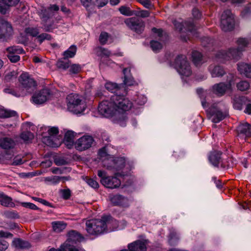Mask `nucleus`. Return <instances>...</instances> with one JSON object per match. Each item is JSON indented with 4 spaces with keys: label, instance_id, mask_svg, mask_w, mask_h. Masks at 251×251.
<instances>
[{
    "label": "nucleus",
    "instance_id": "obj_11",
    "mask_svg": "<svg viewBox=\"0 0 251 251\" xmlns=\"http://www.w3.org/2000/svg\"><path fill=\"white\" fill-rule=\"evenodd\" d=\"M173 24L176 28L180 32L187 31L190 33L192 35H195L197 34L196 27L194 23L191 22H185L182 23L175 20L173 22Z\"/></svg>",
    "mask_w": 251,
    "mask_h": 251
},
{
    "label": "nucleus",
    "instance_id": "obj_53",
    "mask_svg": "<svg viewBox=\"0 0 251 251\" xmlns=\"http://www.w3.org/2000/svg\"><path fill=\"white\" fill-rule=\"evenodd\" d=\"M135 102L139 105H144L147 101V98L144 95H138L135 100Z\"/></svg>",
    "mask_w": 251,
    "mask_h": 251
},
{
    "label": "nucleus",
    "instance_id": "obj_33",
    "mask_svg": "<svg viewBox=\"0 0 251 251\" xmlns=\"http://www.w3.org/2000/svg\"><path fill=\"white\" fill-rule=\"evenodd\" d=\"M245 98L243 97H235L233 100V105L235 109L241 110L245 104Z\"/></svg>",
    "mask_w": 251,
    "mask_h": 251
},
{
    "label": "nucleus",
    "instance_id": "obj_12",
    "mask_svg": "<svg viewBox=\"0 0 251 251\" xmlns=\"http://www.w3.org/2000/svg\"><path fill=\"white\" fill-rule=\"evenodd\" d=\"M19 81L22 87L28 92L32 91L36 88V81L26 73H24L21 75Z\"/></svg>",
    "mask_w": 251,
    "mask_h": 251
},
{
    "label": "nucleus",
    "instance_id": "obj_47",
    "mask_svg": "<svg viewBox=\"0 0 251 251\" xmlns=\"http://www.w3.org/2000/svg\"><path fill=\"white\" fill-rule=\"evenodd\" d=\"M105 88L111 92H115L118 89L119 86L117 84L111 82H107L105 84Z\"/></svg>",
    "mask_w": 251,
    "mask_h": 251
},
{
    "label": "nucleus",
    "instance_id": "obj_28",
    "mask_svg": "<svg viewBox=\"0 0 251 251\" xmlns=\"http://www.w3.org/2000/svg\"><path fill=\"white\" fill-rule=\"evenodd\" d=\"M238 70L241 74L251 78V66L248 64L241 63L238 65Z\"/></svg>",
    "mask_w": 251,
    "mask_h": 251
},
{
    "label": "nucleus",
    "instance_id": "obj_51",
    "mask_svg": "<svg viewBox=\"0 0 251 251\" xmlns=\"http://www.w3.org/2000/svg\"><path fill=\"white\" fill-rule=\"evenodd\" d=\"M151 47L154 51H157L162 48V45L157 41H151L150 43Z\"/></svg>",
    "mask_w": 251,
    "mask_h": 251
},
{
    "label": "nucleus",
    "instance_id": "obj_10",
    "mask_svg": "<svg viewBox=\"0 0 251 251\" xmlns=\"http://www.w3.org/2000/svg\"><path fill=\"white\" fill-rule=\"evenodd\" d=\"M207 112L212 116V121L218 123L223 120L226 116V112H222L217 103L213 104L207 110Z\"/></svg>",
    "mask_w": 251,
    "mask_h": 251
},
{
    "label": "nucleus",
    "instance_id": "obj_38",
    "mask_svg": "<svg viewBox=\"0 0 251 251\" xmlns=\"http://www.w3.org/2000/svg\"><path fill=\"white\" fill-rule=\"evenodd\" d=\"M70 63V61L68 59L63 57L57 61L56 66L58 68L66 70L69 67Z\"/></svg>",
    "mask_w": 251,
    "mask_h": 251
},
{
    "label": "nucleus",
    "instance_id": "obj_62",
    "mask_svg": "<svg viewBox=\"0 0 251 251\" xmlns=\"http://www.w3.org/2000/svg\"><path fill=\"white\" fill-rule=\"evenodd\" d=\"M8 243L3 239H0V251H4L8 247Z\"/></svg>",
    "mask_w": 251,
    "mask_h": 251
},
{
    "label": "nucleus",
    "instance_id": "obj_57",
    "mask_svg": "<svg viewBox=\"0 0 251 251\" xmlns=\"http://www.w3.org/2000/svg\"><path fill=\"white\" fill-rule=\"evenodd\" d=\"M226 77L227 82L226 84H230V88L232 89V85L234 84L235 80L234 75L232 74L229 73L226 75Z\"/></svg>",
    "mask_w": 251,
    "mask_h": 251
},
{
    "label": "nucleus",
    "instance_id": "obj_27",
    "mask_svg": "<svg viewBox=\"0 0 251 251\" xmlns=\"http://www.w3.org/2000/svg\"><path fill=\"white\" fill-rule=\"evenodd\" d=\"M13 246L16 249H25L30 247V243L20 238L14 239L12 242Z\"/></svg>",
    "mask_w": 251,
    "mask_h": 251
},
{
    "label": "nucleus",
    "instance_id": "obj_16",
    "mask_svg": "<svg viewBox=\"0 0 251 251\" xmlns=\"http://www.w3.org/2000/svg\"><path fill=\"white\" fill-rule=\"evenodd\" d=\"M222 153L220 151H214L211 152L209 156L210 162L215 167H221L223 168H228L229 164H226L222 160L221 157Z\"/></svg>",
    "mask_w": 251,
    "mask_h": 251
},
{
    "label": "nucleus",
    "instance_id": "obj_41",
    "mask_svg": "<svg viewBox=\"0 0 251 251\" xmlns=\"http://www.w3.org/2000/svg\"><path fill=\"white\" fill-rule=\"evenodd\" d=\"M119 10L122 15L126 16H132L134 14V11L131 10L129 7L125 6H121Z\"/></svg>",
    "mask_w": 251,
    "mask_h": 251
},
{
    "label": "nucleus",
    "instance_id": "obj_19",
    "mask_svg": "<svg viewBox=\"0 0 251 251\" xmlns=\"http://www.w3.org/2000/svg\"><path fill=\"white\" fill-rule=\"evenodd\" d=\"M146 240H137L128 245V249L132 251H146Z\"/></svg>",
    "mask_w": 251,
    "mask_h": 251
},
{
    "label": "nucleus",
    "instance_id": "obj_61",
    "mask_svg": "<svg viewBox=\"0 0 251 251\" xmlns=\"http://www.w3.org/2000/svg\"><path fill=\"white\" fill-rule=\"evenodd\" d=\"M21 205L25 208H28L32 210H37L38 208L37 206L33 203L31 202H22Z\"/></svg>",
    "mask_w": 251,
    "mask_h": 251
},
{
    "label": "nucleus",
    "instance_id": "obj_54",
    "mask_svg": "<svg viewBox=\"0 0 251 251\" xmlns=\"http://www.w3.org/2000/svg\"><path fill=\"white\" fill-rule=\"evenodd\" d=\"M81 67L79 64H73L70 66V72L72 74H76L80 72Z\"/></svg>",
    "mask_w": 251,
    "mask_h": 251
},
{
    "label": "nucleus",
    "instance_id": "obj_59",
    "mask_svg": "<svg viewBox=\"0 0 251 251\" xmlns=\"http://www.w3.org/2000/svg\"><path fill=\"white\" fill-rule=\"evenodd\" d=\"M87 183L94 189H98L99 187L98 182L92 178H89L87 180Z\"/></svg>",
    "mask_w": 251,
    "mask_h": 251
},
{
    "label": "nucleus",
    "instance_id": "obj_1",
    "mask_svg": "<svg viewBox=\"0 0 251 251\" xmlns=\"http://www.w3.org/2000/svg\"><path fill=\"white\" fill-rule=\"evenodd\" d=\"M132 102L124 96L114 94L109 100L101 101L99 105V113L105 117L117 116V123L122 126H126V111L132 106Z\"/></svg>",
    "mask_w": 251,
    "mask_h": 251
},
{
    "label": "nucleus",
    "instance_id": "obj_64",
    "mask_svg": "<svg viewBox=\"0 0 251 251\" xmlns=\"http://www.w3.org/2000/svg\"><path fill=\"white\" fill-rule=\"evenodd\" d=\"M62 197L65 200H68L71 197V191L69 189H64L62 191Z\"/></svg>",
    "mask_w": 251,
    "mask_h": 251
},
{
    "label": "nucleus",
    "instance_id": "obj_2",
    "mask_svg": "<svg viewBox=\"0 0 251 251\" xmlns=\"http://www.w3.org/2000/svg\"><path fill=\"white\" fill-rule=\"evenodd\" d=\"M118 221L110 216L103 217L101 219H91L86 222L87 232L93 235L103 233L107 228L113 230L117 228Z\"/></svg>",
    "mask_w": 251,
    "mask_h": 251
},
{
    "label": "nucleus",
    "instance_id": "obj_35",
    "mask_svg": "<svg viewBox=\"0 0 251 251\" xmlns=\"http://www.w3.org/2000/svg\"><path fill=\"white\" fill-rule=\"evenodd\" d=\"M52 226L55 232L59 233L65 229L67 224L63 222H53L52 223Z\"/></svg>",
    "mask_w": 251,
    "mask_h": 251
},
{
    "label": "nucleus",
    "instance_id": "obj_8",
    "mask_svg": "<svg viewBox=\"0 0 251 251\" xmlns=\"http://www.w3.org/2000/svg\"><path fill=\"white\" fill-rule=\"evenodd\" d=\"M126 25L131 30L140 34L144 31L145 27V22L137 17H131L126 19L124 21Z\"/></svg>",
    "mask_w": 251,
    "mask_h": 251
},
{
    "label": "nucleus",
    "instance_id": "obj_6",
    "mask_svg": "<svg viewBox=\"0 0 251 251\" xmlns=\"http://www.w3.org/2000/svg\"><path fill=\"white\" fill-rule=\"evenodd\" d=\"M174 66L181 75L189 76L192 74L190 66L185 55H179L176 56Z\"/></svg>",
    "mask_w": 251,
    "mask_h": 251
},
{
    "label": "nucleus",
    "instance_id": "obj_17",
    "mask_svg": "<svg viewBox=\"0 0 251 251\" xmlns=\"http://www.w3.org/2000/svg\"><path fill=\"white\" fill-rule=\"evenodd\" d=\"M231 90L230 84H226L224 82L215 84L212 87V91L213 93L218 96H222L227 91H231Z\"/></svg>",
    "mask_w": 251,
    "mask_h": 251
},
{
    "label": "nucleus",
    "instance_id": "obj_49",
    "mask_svg": "<svg viewBox=\"0 0 251 251\" xmlns=\"http://www.w3.org/2000/svg\"><path fill=\"white\" fill-rule=\"evenodd\" d=\"M169 238V243L171 246L175 245L178 240V237L176 232L171 233Z\"/></svg>",
    "mask_w": 251,
    "mask_h": 251
},
{
    "label": "nucleus",
    "instance_id": "obj_55",
    "mask_svg": "<svg viewBox=\"0 0 251 251\" xmlns=\"http://www.w3.org/2000/svg\"><path fill=\"white\" fill-rule=\"evenodd\" d=\"M18 75V73L17 72L13 71L11 72H9L7 73L4 77L6 81H10V80L15 78L17 77Z\"/></svg>",
    "mask_w": 251,
    "mask_h": 251
},
{
    "label": "nucleus",
    "instance_id": "obj_15",
    "mask_svg": "<svg viewBox=\"0 0 251 251\" xmlns=\"http://www.w3.org/2000/svg\"><path fill=\"white\" fill-rule=\"evenodd\" d=\"M50 95V91L48 89H43L36 92L32 96L34 103L40 104L46 102Z\"/></svg>",
    "mask_w": 251,
    "mask_h": 251
},
{
    "label": "nucleus",
    "instance_id": "obj_25",
    "mask_svg": "<svg viewBox=\"0 0 251 251\" xmlns=\"http://www.w3.org/2000/svg\"><path fill=\"white\" fill-rule=\"evenodd\" d=\"M0 204L5 207H14L15 206L12 199L3 192H0Z\"/></svg>",
    "mask_w": 251,
    "mask_h": 251
},
{
    "label": "nucleus",
    "instance_id": "obj_50",
    "mask_svg": "<svg viewBox=\"0 0 251 251\" xmlns=\"http://www.w3.org/2000/svg\"><path fill=\"white\" fill-rule=\"evenodd\" d=\"M4 215L6 218L10 219H16L19 218L18 213L14 211H5L4 213Z\"/></svg>",
    "mask_w": 251,
    "mask_h": 251
},
{
    "label": "nucleus",
    "instance_id": "obj_36",
    "mask_svg": "<svg viewBox=\"0 0 251 251\" xmlns=\"http://www.w3.org/2000/svg\"><path fill=\"white\" fill-rule=\"evenodd\" d=\"M17 113L13 110H8L0 105V118H9L16 116Z\"/></svg>",
    "mask_w": 251,
    "mask_h": 251
},
{
    "label": "nucleus",
    "instance_id": "obj_20",
    "mask_svg": "<svg viewBox=\"0 0 251 251\" xmlns=\"http://www.w3.org/2000/svg\"><path fill=\"white\" fill-rule=\"evenodd\" d=\"M237 130L238 135L246 137H251V125L248 123L239 125L237 128Z\"/></svg>",
    "mask_w": 251,
    "mask_h": 251
},
{
    "label": "nucleus",
    "instance_id": "obj_48",
    "mask_svg": "<svg viewBox=\"0 0 251 251\" xmlns=\"http://www.w3.org/2000/svg\"><path fill=\"white\" fill-rule=\"evenodd\" d=\"M59 176H50L46 177L45 181L50 182L51 184L56 185L59 182Z\"/></svg>",
    "mask_w": 251,
    "mask_h": 251
},
{
    "label": "nucleus",
    "instance_id": "obj_45",
    "mask_svg": "<svg viewBox=\"0 0 251 251\" xmlns=\"http://www.w3.org/2000/svg\"><path fill=\"white\" fill-rule=\"evenodd\" d=\"M60 250L62 251H79L75 246L65 243L60 246Z\"/></svg>",
    "mask_w": 251,
    "mask_h": 251
},
{
    "label": "nucleus",
    "instance_id": "obj_34",
    "mask_svg": "<svg viewBox=\"0 0 251 251\" xmlns=\"http://www.w3.org/2000/svg\"><path fill=\"white\" fill-rule=\"evenodd\" d=\"M192 57L194 63L197 66L200 65L203 62L201 53L198 51L195 50L192 52Z\"/></svg>",
    "mask_w": 251,
    "mask_h": 251
},
{
    "label": "nucleus",
    "instance_id": "obj_23",
    "mask_svg": "<svg viewBox=\"0 0 251 251\" xmlns=\"http://www.w3.org/2000/svg\"><path fill=\"white\" fill-rule=\"evenodd\" d=\"M52 13L49 11V9H43L41 10L40 14V17L42 20V24L45 27V29L46 31H50V28L49 26H46V22L52 15Z\"/></svg>",
    "mask_w": 251,
    "mask_h": 251
},
{
    "label": "nucleus",
    "instance_id": "obj_37",
    "mask_svg": "<svg viewBox=\"0 0 251 251\" xmlns=\"http://www.w3.org/2000/svg\"><path fill=\"white\" fill-rule=\"evenodd\" d=\"M76 52L75 46H71L67 50L63 52V56L65 58H72L75 56Z\"/></svg>",
    "mask_w": 251,
    "mask_h": 251
},
{
    "label": "nucleus",
    "instance_id": "obj_44",
    "mask_svg": "<svg viewBox=\"0 0 251 251\" xmlns=\"http://www.w3.org/2000/svg\"><path fill=\"white\" fill-rule=\"evenodd\" d=\"M24 162L23 157L21 156L16 155L12 157L11 161H10L9 165L17 166L23 164Z\"/></svg>",
    "mask_w": 251,
    "mask_h": 251
},
{
    "label": "nucleus",
    "instance_id": "obj_43",
    "mask_svg": "<svg viewBox=\"0 0 251 251\" xmlns=\"http://www.w3.org/2000/svg\"><path fill=\"white\" fill-rule=\"evenodd\" d=\"M110 37V35L106 32H101L99 37V42L100 44L102 45L107 44V41Z\"/></svg>",
    "mask_w": 251,
    "mask_h": 251
},
{
    "label": "nucleus",
    "instance_id": "obj_60",
    "mask_svg": "<svg viewBox=\"0 0 251 251\" xmlns=\"http://www.w3.org/2000/svg\"><path fill=\"white\" fill-rule=\"evenodd\" d=\"M7 56L12 63H16L20 59L19 54H7Z\"/></svg>",
    "mask_w": 251,
    "mask_h": 251
},
{
    "label": "nucleus",
    "instance_id": "obj_3",
    "mask_svg": "<svg viewBox=\"0 0 251 251\" xmlns=\"http://www.w3.org/2000/svg\"><path fill=\"white\" fill-rule=\"evenodd\" d=\"M239 47L237 49L230 48L227 51L219 50L215 55L214 59L220 62H224L225 61L233 59L237 60L240 58L242 49L247 46L248 42L245 38H239L237 41Z\"/></svg>",
    "mask_w": 251,
    "mask_h": 251
},
{
    "label": "nucleus",
    "instance_id": "obj_24",
    "mask_svg": "<svg viewBox=\"0 0 251 251\" xmlns=\"http://www.w3.org/2000/svg\"><path fill=\"white\" fill-rule=\"evenodd\" d=\"M75 133L72 131H68L66 132L64 138V143L68 149H71L74 143Z\"/></svg>",
    "mask_w": 251,
    "mask_h": 251
},
{
    "label": "nucleus",
    "instance_id": "obj_5",
    "mask_svg": "<svg viewBox=\"0 0 251 251\" xmlns=\"http://www.w3.org/2000/svg\"><path fill=\"white\" fill-rule=\"evenodd\" d=\"M99 155L100 157H106L102 160L103 166L108 169H114L117 171L120 170L125 166V160L123 158H118L114 159L113 157L107 156L104 149H102L99 151Z\"/></svg>",
    "mask_w": 251,
    "mask_h": 251
},
{
    "label": "nucleus",
    "instance_id": "obj_26",
    "mask_svg": "<svg viewBox=\"0 0 251 251\" xmlns=\"http://www.w3.org/2000/svg\"><path fill=\"white\" fill-rule=\"evenodd\" d=\"M15 145V141L11 138L4 137L0 139V147L4 150L12 149Z\"/></svg>",
    "mask_w": 251,
    "mask_h": 251
},
{
    "label": "nucleus",
    "instance_id": "obj_52",
    "mask_svg": "<svg viewBox=\"0 0 251 251\" xmlns=\"http://www.w3.org/2000/svg\"><path fill=\"white\" fill-rule=\"evenodd\" d=\"M201 42L204 47L209 48L213 46L214 41L209 37H204L202 39Z\"/></svg>",
    "mask_w": 251,
    "mask_h": 251
},
{
    "label": "nucleus",
    "instance_id": "obj_31",
    "mask_svg": "<svg viewBox=\"0 0 251 251\" xmlns=\"http://www.w3.org/2000/svg\"><path fill=\"white\" fill-rule=\"evenodd\" d=\"M14 154L13 152H0V163H5L9 164Z\"/></svg>",
    "mask_w": 251,
    "mask_h": 251
},
{
    "label": "nucleus",
    "instance_id": "obj_63",
    "mask_svg": "<svg viewBox=\"0 0 251 251\" xmlns=\"http://www.w3.org/2000/svg\"><path fill=\"white\" fill-rule=\"evenodd\" d=\"M68 236L71 240H75L78 239L77 237L79 236V234L75 230H71L69 232Z\"/></svg>",
    "mask_w": 251,
    "mask_h": 251
},
{
    "label": "nucleus",
    "instance_id": "obj_29",
    "mask_svg": "<svg viewBox=\"0 0 251 251\" xmlns=\"http://www.w3.org/2000/svg\"><path fill=\"white\" fill-rule=\"evenodd\" d=\"M130 69L125 68L123 70L124 74V83L127 86H132L134 84V81L132 77L130 75Z\"/></svg>",
    "mask_w": 251,
    "mask_h": 251
},
{
    "label": "nucleus",
    "instance_id": "obj_58",
    "mask_svg": "<svg viewBox=\"0 0 251 251\" xmlns=\"http://www.w3.org/2000/svg\"><path fill=\"white\" fill-rule=\"evenodd\" d=\"M134 15L138 17L146 18L150 16V13L147 10H141L139 11H134Z\"/></svg>",
    "mask_w": 251,
    "mask_h": 251
},
{
    "label": "nucleus",
    "instance_id": "obj_30",
    "mask_svg": "<svg viewBox=\"0 0 251 251\" xmlns=\"http://www.w3.org/2000/svg\"><path fill=\"white\" fill-rule=\"evenodd\" d=\"M94 50L96 54L99 56L108 57L112 55L110 50L103 47L99 46L95 48Z\"/></svg>",
    "mask_w": 251,
    "mask_h": 251
},
{
    "label": "nucleus",
    "instance_id": "obj_18",
    "mask_svg": "<svg viewBox=\"0 0 251 251\" xmlns=\"http://www.w3.org/2000/svg\"><path fill=\"white\" fill-rule=\"evenodd\" d=\"M111 202L114 205L127 206L128 205V199L121 195H112L110 197Z\"/></svg>",
    "mask_w": 251,
    "mask_h": 251
},
{
    "label": "nucleus",
    "instance_id": "obj_42",
    "mask_svg": "<svg viewBox=\"0 0 251 251\" xmlns=\"http://www.w3.org/2000/svg\"><path fill=\"white\" fill-rule=\"evenodd\" d=\"M20 137L24 141L29 142L33 139L34 135L30 131H25L21 134Z\"/></svg>",
    "mask_w": 251,
    "mask_h": 251
},
{
    "label": "nucleus",
    "instance_id": "obj_14",
    "mask_svg": "<svg viewBox=\"0 0 251 251\" xmlns=\"http://www.w3.org/2000/svg\"><path fill=\"white\" fill-rule=\"evenodd\" d=\"M13 33L11 25L5 20L0 19V39H8Z\"/></svg>",
    "mask_w": 251,
    "mask_h": 251
},
{
    "label": "nucleus",
    "instance_id": "obj_4",
    "mask_svg": "<svg viewBox=\"0 0 251 251\" xmlns=\"http://www.w3.org/2000/svg\"><path fill=\"white\" fill-rule=\"evenodd\" d=\"M66 101L68 110L73 113H82L86 107L85 102L81 96L77 94H70L67 97Z\"/></svg>",
    "mask_w": 251,
    "mask_h": 251
},
{
    "label": "nucleus",
    "instance_id": "obj_7",
    "mask_svg": "<svg viewBox=\"0 0 251 251\" xmlns=\"http://www.w3.org/2000/svg\"><path fill=\"white\" fill-rule=\"evenodd\" d=\"M98 176L100 178V183L105 187L115 189L121 185V180L116 176H106L105 171L99 170Z\"/></svg>",
    "mask_w": 251,
    "mask_h": 251
},
{
    "label": "nucleus",
    "instance_id": "obj_9",
    "mask_svg": "<svg viewBox=\"0 0 251 251\" xmlns=\"http://www.w3.org/2000/svg\"><path fill=\"white\" fill-rule=\"evenodd\" d=\"M234 24V16L231 11L230 10L224 11L221 18V27L222 30L226 32L232 30Z\"/></svg>",
    "mask_w": 251,
    "mask_h": 251
},
{
    "label": "nucleus",
    "instance_id": "obj_39",
    "mask_svg": "<svg viewBox=\"0 0 251 251\" xmlns=\"http://www.w3.org/2000/svg\"><path fill=\"white\" fill-rule=\"evenodd\" d=\"M25 32L26 34L32 37H36V39H37V36H38L40 32L38 28L28 27L25 28Z\"/></svg>",
    "mask_w": 251,
    "mask_h": 251
},
{
    "label": "nucleus",
    "instance_id": "obj_40",
    "mask_svg": "<svg viewBox=\"0 0 251 251\" xmlns=\"http://www.w3.org/2000/svg\"><path fill=\"white\" fill-rule=\"evenodd\" d=\"M238 90L241 91H245L250 88L249 82L246 80H242L237 83L236 85Z\"/></svg>",
    "mask_w": 251,
    "mask_h": 251
},
{
    "label": "nucleus",
    "instance_id": "obj_21",
    "mask_svg": "<svg viewBox=\"0 0 251 251\" xmlns=\"http://www.w3.org/2000/svg\"><path fill=\"white\" fill-rule=\"evenodd\" d=\"M209 71L212 77H222L226 74L224 68L220 66L211 65L209 67Z\"/></svg>",
    "mask_w": 251,
    "mask_h": 251
},
{
    "label": "nucleus",
    "instance_id": "obj_32",
    "mask_svg": "<svg viewBox=\"0 0 251 251\" xmlns=\"http://www.w3.org/2000/svg\"><path fill=\"white\" fill-rule=\"evenodd\" d=\"M7 54H20L25 53L24 49L19 46H13L6 49Z\"/></svg>",
    "mask_w": 251,
    "mask_h": 251
},
{
    "label": "nucleus",
    "instance_id": "obj_56",
    "mask_svg": "<svg viewBox=\"0 0 251 251\" xmlns=\"http://www.w3.org/2000/svg\"><path fill=\"white\" fill-rule=\"evenodd\" d=\"M10 5H8L2 0H0V12L2 14H5Z\"/></svg>",
    "mask_w": 251,
    "mask_h": 251
},
{
    "label": "nucleus",
    "instance_id": "obj_22",
    "mask_svg": "<svg viewBox=\"0 0 251 251\" xmlns=\"http://www.w3.org/2000/svg\"><path fill=\"white\" fill-rule=\"evenodd\" d=\"M45 129H47L48 133L49 135L47 138L48 143H47L48 146H50L51 147H57L58 145L56 143H54L53 142H51L52 136L54 135H57L58 132V128L57 127H45Z\"/></svg>",
    "mask_w": 251,
    "mask_h": 251
},
{
    "label": "nucleus",
    "instance_id": "obj_46",
    "mask_svg": "<svg viewBox=\"0 0 251 251\" xmlns=\"http://www.w3.org/2000/svg\"><path fill=\"white\" fill-rule=\"evenodd\" d=\"M52 37L50 34L46 33H43L38 35L37 40L40 44H41L45 40L50 41Z\"/></svg>",
    "mask_w": 251,
    "mask_h": 251
},
{
    "label": "nucleus",
    "instance_id": "obj_13",
    "mask_svg": "<svg viewBox=\"0 0 251 251\" xmlns=\"http://www.w3.org/2000/svg\"><path fill=\"white\" fill-rule=\"evenodd\" d=\"M94 141L91 136L84 135L79 138L75 143V149L79 151H83L90 148Z\"/></svg>",
    "mask_w": 251,
    "mask_h": 251
}]
</instances>
